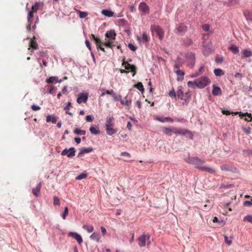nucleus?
I'll return each instance as SVG.
<instances>
[{
  "label": "nucleus",
  "instance_id": "obj_1",
  "mask_svg": "<svg viewBox=\"0 0 252 252\" xmlns=\"http://www.w3.org/2000/svg\"><path fill=\"white\" fill-rule=\"evenodd\" d=\"M186 161L189 164L194 165L195 168L201 170L202 171L207 172L209 173L213 174L216 172L215 170L207 166H203L205 161L200 159L197 157L189 158Z\"/></svg>",
  "mask_w": 252,
  "mask_h": 252
},
{
  "label": "nucleus",
  "instance_id": "obj_2",
  "mask_svg": "<svg viewBox=\"0 0 252 252\" xmlns=\"http://www.w3.org/2000/svg\"><path fill=\"white\" fill-rule=\"evenodd\" d=\"M196 87L203 89L211 83V80L207 76H202L196 80Z\"/></svg>",
  "mask_w": 252,
  "mask_h": 252
},
{
  "label": "nucleus",
  "instance_id": "obj_3",
  "mask_svg": "<svg viewBox=\"0 0 252 252\" xmlns=\"http://www.w3.org/2000/svg\"><path fill=\"white\" fill-rule=\"evenodd\" d=\"M150 235L148 234H143L141 236L139 237L137 239L138 245L140 247H144L146 246V241H147V245L149 246L151 245V241H149L150 238Z\"/></svg>",
  "mask_w": 252,
  "mask_h": 252
},
{
  "label": "nucleus",
  "instance_id": "obj_4",
  "mask_svg": "<svg viewBox=\"0 0 252 252\" xmlns=\"http://www.w3.org/2000/svg\"><path fill=\"white\" fill-rule=\"evenodd\" d=\"M175 134L176 135H188L191 140L193 139V135L192 132L188 129L179 128L175 127Z\"/></svg>",
  "mask_w": 252,
  "mask_h": 252
},
{
  "label": "nucleus",
  "instance_id": "obj_5",
  "mask_svg": "<svg viewBox=\"0 0 252 252\" xmlns=\"http://www.w3.org/2000/svg\"><path fill=\"white\" fill-rule=\"evenodd\" d=\"M151 30L152 32H155L156 33L160 40L163 39L164 32L159 26L152 25L151 26Z\"/></svg>",
  "mask_w": 252,
  "mask_h": 252
},
{
  "label": "nucleus",
  "instance_id": "obj_6",
  "mask_svg": "<svg viewBox=\"0 0 252 252\" xmlns=\"http://www.w3.org/2000/svg\"><path fill=\"white\" fill-rule=\"evenodd\" d=\"M186 61L188 63V65L192 68L195 63V56L193 53H188L185 55Z\"/></svg>",
  "mask_w": 252,
  "mask_h": 252
},
{
  "label": "nucleus",
  "instance_id": "obj_7",
  "mask_svg": "<svg viewBox=\"0 0 252 252\" xmlns=\"http://www.w3.org/2000/svg\"><path fill=\"white\" fill-rule=\"evenodd\" d=\"M76 150L74 147L69 149L65 148L61 153L62 156L66 155L69 158H72L75 155Z\"/></svg>",
  "mask_w": 252,
  "mask_h": 252
},
{
  "label": "nucleus",
  "instance_id": "obj_8",
  "mask_svg": "<svg viewBox=\"0 0 252 252\" xmlns=\"http://www.w3.org/2000/svg\"><path fill=\"white\" fill-rule=\"evenodd\" d=\"M176 33L180 34H184L188 30L187 26L183 23L176 25Z\"/></svg>",
  "mask_w": 252,
  "mask_h": 252
},
{
  "label": "nucleus",
  "instance_id": "obj_9",
  "mask_svg": "<svg viewBox=\"0 0 252 252\" xmlns=\"http://www.w3.org/2000/svg\"><path fill=\"white\" fill-rule=\"evenodd\" d=\"M220 169L222 170L230 171L232 173H237L238 170L236 167L232 165H229L226 164H222L220 166Z\"/></svg>",
  "mask_w": 252,
  "mask_h": 252
},
{
  "label": "nucleus",
  "instance_id": "obj_10",
  "mask_svg": "<svg viewBox=\"0 0 252 252\" xmlns=\"http://www.w3.org/2000/svg\"><path fill=\"white\" fill-rule=\"evenodd\" d=\"M125 64V69L127 70H130L133 74L132 76H134L136 73V67L134 65L130 64L127 62H125L123 63V65Z\"/></svg>",
  "mask_w": 252,
  "mask_h": 252
},
{
  "label": "nucleus",
  "instance_id": "obj_11",
  "mask_svg": "<svg viewBox=\"0 0 252 252\" xmlns=\"http://www.w3.org/2000/svg\"><path fill=\"white\" fill-rule=\"evenodd\" d=\"M88 93H81L79 94L77 98V102L79 104H81L82 102L86 103L88 98Z\"/></svg>",
  "mask_w": 252,
  "mask_h": 252
},
{
  "label": "nucleus",
  "instance_id": "obj_12",
  "mask_svg": "<svg viewBox=\"0 0 252 252\" xmlns=\"http://www.w3.org/2000/svg\"><path fill=\"white\" fill-rule=\"evenodd\" d=\"M139 9L142 11V14H145L149 13V7L144 2H141L139 5Z\"/></svg>",
  "mask_w": 252,
  "mask_h": 252
},
{
  "label": "nucleus",
  "instance_id": "obj_13",
  "mask_svg": "<svg viewBox=\"0 0 252 252\" xmlns=\"http://www.w3.org/2000/svg\"><path fill=\"white\" fill-rule=\"evenodd\" d=\"M68 236L73 237L79 244L83 242V239L81 236L76 232H69L68 234Z\"/></svg>",
  "mask_w": 252,
  "mask_h": 252
},
{
  "label": "nucleus",
  "instance_id": "obj_14",
  "mask_svg": "<svg viewBox=\"0 0 252 252\" xmlns=\"http://www.w3.org/2000/svg\"><path fill=\"white\" fill-rule=\"evenodd\" d=\"M175 127H162V131L164 134L167 135L168 136H171L172 134V133H175Z\"/></svg>",
  "mask_w": 252,
  "mask_h": 252
},
{
  "label": "nucleus",
  "instance_id": "obj_15",
  "mask_svg": "<svg viewBox=\"0 0 252 252\" xmlns=\"http://www.w3.org/2000/svg\"><path fill=\"white\" fill-rule=\"evenodd\" d=\"M114 125V118L113 117H107L105 123V129L112 127Z\"/></svg>",
  "mask_w": 252,
  "mask_h": 252
},
{
  "label": "nucleus",
  "instance_id": "obj_16",
  "mask_svg": "<svg viewBox=\"0 0 252 252\" xmlns=\"http://www.w3.org/2000/svg\"><path fill=\"white\" fill-rule=\"evenodd\" d=\"M116 33L114 30L107 31L105 33V37L109 40H115L116 39Z\"/></svg>",
  "mask_w": 252,
  "mask_h": 252
},
{
  "label": "nucleus",
  "instance_id": "obj_17",
  "mask_svg": "<svg viewBox=\"0 0 252 252\" xmlns=\"http://www.w3.org/2000/svg\"><path fill=\"white\" fill-rule=\"evenodd\" d=\"M212 94L214 96L221 95L222 94V92H221V89L219 87L215 85H213Z\"/></svg>",
  "mask_w": 252,
  "mask_h": 252
},
{
  "label": "nucleus",
  "instance_id": "obj_18",
  "mask_svg": "<svg viewBox=\"0 0 252 252\" xmlns=\"http://www.w3.org/2000/svg\"><path fill=\"white\" fill-rule=\"evenodd\" d=\"M41 186H42V184L40 182L37 185V186L35 188H33L32 189V193L33 194V195L34 196H35L36 197L39 196V195L40 194V189L41 188Z\"/></svg>",
  "mask_w": 252,
  "mask_h": 252
},
{
  "label": "nucleus",
  "instance_id": "obj_19",
  "mask_svg": "<svg viewBox=\"0 0 252 252\" xmlns=\"http://www.w3.org/2000/svg\"><path fill=\"white\" fill-rule=\"evenodd\" d=\"M242 57L243 58H249L252 56V52L249 49H245L241 51Z\"/></svg>",
  "mask_w": 252,
  "mask_h": 252
},
{
  "label": "nucleus",
  "instance_id": "obj_20",
  "mask_svg": "<svg viewBox=\"0 0 252 252\" xmlns=\"http://www.w3.org/2000/svg\"><path fill=\"white\" fill-rule=\"evenodd\" d=\"M58 118L54 115H48L46 116V122L49 123L52 122V124H56Z\"/></svg>",
  "mask_w": 252,
  "mask_h": 252
},
{
  "label": "nucleus",
  "instance_id": "obj_21",
  "mask_svg": "<svg viewBox=\"0 0 252 252\" xmlns=\"http://www.w3.org/2000/svg\"><path fill=\"white\" fill-rule=\"evenodd\" d=\"M127 97H128V96L127 95L125 97V101L124 99H122V96L121 95H119L120 101L122 104L125 105L126 106H130L131 105V100H128L127 99Z\"/></svg>",
  "mask_w": 252,
  "mask_h": 252
},
{
  "label": "nucleus",
  "instance_id": "obj_22",
  "mask_svg": "<svg viewBox=\"0 0 252 252\" xmlns=\"http://www.w3.org/2000/svg\"><path fill=\"white\" fill-rule=\"evenodd\" d=\"M94 149L92 147L84 148L81 150L78 155V157H79L81 155L84 153H88L93 151Z\"/></svg>",
  "mask_w": 252,
  "mask_h": 252
},
{
  "label": "nucleus",
  "instance_id": "obj_23",
  "mask_svg": "<svg viewBox=\"0 0 252 252\" xmlns=\"http://www.w3.org/2000/svg\"><path fill=\"white\" fill-rule=\"evenodd\" d=\"M156 120L161 123H164L165 121H169L171 123H173L174 121L173 119L169 117L164 118L158 117H157Z\"/></svg>",
  "mask_w": 252,
  "mask_h": 252
},
{
  "label": "nucleus",
  "instance_id": "obj_24",
  "mask_svg": "<svg viewBox=\"0 0 252 252\" xmlns=\"http://www.w3.org/2000/svg\"><path fill=\"white\" fill-rule=\"evenodd\" d=\"M46 81L48 83H51L54 81H55L56 82L61 83L62 82V80L61 79L59 80L58 77L57 76H52L48 78H47Z\"/></svg>",
  "mask_w": 252,
  "mask_h": 252
},
{
  "label": "nucleus",
  "instance_id": "obj_25",
  "mask_svg": "<svg viewBox=\"0 0 252 252\" xmlns=\"http://www.w3.org/2000/svg\"><path fill=\"white\" fill-rule=\"evenodd\" d=\"M178 99H184V92L182 91V87L179 86L178 88V90L176 93Z\"/></svg>",
  "mask_w": 252,
  "mask_h": 252
},
{
  "label": "nucleus",
  "instance_id": "obj_26",
  "mask_svg": "<svg viewBox=\"0 0 252 252\" xmlns=\"http://www.w3.org/2000/svg\"><path fill=\"white\" fill-rule=\"evenodd\" d=\"M30 46L33 49H37L38 48V44L35 41V38L34 36L31 39L30 42Z\"/></svg>",
  "mask_w": 252,
  "mask_h": 252
},
{
  "label": "nucleus",
  "instance_id": "obj_27",
  "mask_svg": "<svg viewBox=\"0 0 252 252\" xmlns=\"http://www.w3.org/2000/svg\"><path fill=\"white\" fill-rule=\"evenodd\" d=\"M89 130L90 131L92 134L94 135L98 134L100 133V132L98 127H97L96 126H91L89 128Z\"/></svg>",
  "mask_w": 252,
  "mask_h": 252
},
{
  "label": "nucleus",
  "instance_id": "obj_28",
  "mask_svg": "<svg viewBox=\"0 0 252 252\" xmlns=\"http://www.w3.org/2000/svg\"><path fill=\"white\" fill-rule=\"evenodd\" d=\"M234 54H237L239 52V48L235 45L232 44L228 48Z\"/></svg>",
  "mask_w": 252,
  "mask_h": 252
},
{
  "label": "nucleus",
  "instance_id": "obj_29",
  "mask_svg": "<svg viewBox=\"0 0 252 252\" xmlns=\"http://www.w3.org/2000/svg\"><path fill=\"white\" fill-rule=\"evenodd\" d=\"M102 14L103 15L107 17H111L113 16L114 14V12L108 9H103L102 10L101 12Z\"/></svg>",
  "mask_w": 252,
  "mask_h": 252
},
{
  "label": "nucleus",
  "instance_id": "obj_30",
  "mask_svg": "<svg viewBox=\"0 0 252 252\" xmlns=\"http://www.w3.org/2000/svg\"><path fill=\"white\" fill-rule=\"evenodd\" d=\"M90 238L92 240H95L97 242H99L100 237L98 233L94 232L91 235Z\"/></svg>",
  "mask_w": 252,
  "mask_h": 252
},
{
  "label": "nucleus",
  "instance_id": "obj_31",
  "mask_svg": "<svg viewBox=\"0 0 252 252\" xmlns=\"http://www.w3.org/2000/svg\"><path fill=\"white\" fill-rule=\"evenodd\" d=\"M107 134L108 135L111 136L117 132V129L113 128L112 127L106 128V129Z\"/></svg>",
  "mask_w": 252,
  "mask_h": 252
},
{
  "label": "nucleus",
  "instance_id": "obj_32",
  "mask_svg": "<svg viewBox=\"0 0 252 252\" xmlns=\"http://www.w3.org/2000/svg\"><path fill=\"white\" fill-rule=\"evenodd\" d=\"M176 73L178 76H181V77H178V81H182L184 79V76L185 75V72L184 71L178 69L176 71Z\"/></svg>",
  "mask_w": 252,
  "mask_h": 252
},
{
  "label": "nucleus",
  "instance_id": "obj_33",
  "mask_svg": "<svg viewBox=\"0 0 252 252\" xmlns=\"http://www.w3.org/2000/svg\"><path fill=\"white\" fill-rule=\"evenodd\" d=\"M76 11L81 19L84 18L88 15V13L86 12L81 11L79 10H76Z\"/></svg>",
  "mask_w": 252,
  "mask_h": 252
},
{
  "label": "nucleus",
  "instance_id": "obj_34",
  "mask_svg": "<svg viewBox=\"0 0 252 252\" xmlns=\"http://www.w3.org/2000/svg\"><path fill=\"white\" fill-rule=\"evenodd\" d=\"M69 107H71V103L68 102L67 105L64 108V110H65L66 114H67L69 116L72 117L73 114L69 111Z\"/></svg>",
  "mask_w": 252,
  "mask_h": 252
},
{
  "label": "nucleus",
  "instance_id": "obj_35",
  "mask_svg": "<svg viewBox=\"0 0 252 252\" xmlns=\"http://www.w3.org/2000/svg\"><path fill=\"white\" fill-rule=\"evenodd\" d=\"M214 72L216 76H221L224 75L223 71L220 68L215 69L214 70Z\"/></svg>",
  "mask_w": 252,
  "mask_h": 252
},
{
  "label": "nucleus",
  "instance_id": "obj_36",
  "mask_svg": "<svg viewBox=\"0 0 252 252\" xmlns=\"http://www.w3.org/2000/svg\"><path fill=\"white\" fill-rule=\"evenodd\" d=\"M82 228L87 230L89 233L92 232L94 231V227L93 225H89L85 224Z\"/></svg>",
  "mask_w": 252,
  "mask_h": 252
},
{
  "label": "nucleus",
  "instance_id": "obj_37",
  "mask_svg": "<svg viewBox=\"0 0 252 252\" xmlns=\"http://www.w3.org/2000/svg\"><path fill=\"white\" fill-rule=\"evenodd\" d=\"M73 132L75 134L84 135L86 133V130H81L78 128H76L74 130Z\"/></svg>",
  "mask_w": 252,
  "mask_h": 252
},
{
  "label": "nucleus",
  "instance_id": "obj_38",
  "mask_svg": "<svg viewBox=\"0 0 252 252\" xmlns=\"http://www.w3.org/2000/svg\"><path fill=\"white\" fill-rule=\"evenodd\" d=\"M134 87L139 90L141 93L144 91V88L141 82H138L137 84L134 85Z\"/></svg>",
  "mask_w": 252,
  "mask_h": 252
},
{
  "label": "nucleus",
  "instance_id": "obj_39",
  "mask_svg": "<svg viewBox=\"0 0 252 252\" xmlns=\"http://www.w3.org/2000/svg\"><path fill=\"white\" fill-rule=\"evenodd\" d=\"M40 5V3L39 2H36L32 6V11L34 12V13L36 12L38 10L39 6Z\"/></svg>",
  "mask_w": 252,
  "mask_h": 252
},
{
  "label": "nucleus",
  "instance_id": "obj_40",
  "mask_svg": "<svg viewBox=\"0 0 252 252\" xmlns=\"http://www.w3.org/2000/svg\"><path fill=\"white\" fill-rule=\"evenodd\" d=\"M90 39L94 40L95 44H98L101 42V40L93 34H91L90 35Z\"/></svg>",
  "mask_w": 252,
  "mask_h": 252
},
{
  "label": "nucleus",
  "instance_id": "obj_41",
  "mask_svg": "<svg viewBox=\"0 0 252 252\" xmlns=\"http://www.w3.org/2000/svg\"><path fill=\"white\" fill-rule=\"evenodd\" d=\"M87 177V174L85 173H82L79 175L78 176L76 177V180H81L84 179L86 178Z\"/></svg>",
  "mask_w": 252,
  "mask_h": 252
},
{
  "label": "nucleus",
  "instance_id": "obj_42",
  "mask_svg": "<svg viewBox=\"0 0 252 252\" xmlns=\"http://www.w3.org/2000/svg\"><path fill=\"white\" fill-rule=\"evenodd\" d=\"M224 61V57L221 56H217L215 58V62L217 63H221Z\"/></svg>",
  "mask_w": 252,
  "mask_h": 252
},
{
  "label": "nucleus",
  "instance_id": "obj_43",
  "mask_svg": "<svg viewBox=\"0 0 252 252\" xmlns=\"http://www.w3.org/2000/svg\"><path fill=\"white\" fill-rule=\"evenodd\" d=\"M104 45L106 47L108 48H112L113 46H115L113 41H108L104 43Z\"/></svg>",
  "mask_w": 252,
  "mask_h": 252
},
{
  "label": "nucleus",
  "instance_id": "obj_44",
  "mask_svg": "<svg viewBox=\"0 0 252 252\" xmlns=\"http://www.w3.org/2000/svg\"><path fill=\"white\" fill-rule=\"evenodd\" d=\"M97 50H101L103 52H105V49L103 48L104 43L101 41V42L98 44H96Z\"/></svg>",
  "mask_w": 252,
  "mask_h": 252
},
{
  "label": "nucleus",
  "instance_id": "obj_45",
  "mask_svg": "<svg viewBox=\"0 0 252 252\" xmlns=\"http://www.w3.org/2000/svg\"><path fill=\"white\" fill-rule=\"evenodd\" d=\"M142 41L143 42H148L149 41V38L146 32H144L142 34Z\"/></svg>",
  "mask_w": 252,
  "mask_h": 252
},
{
  "label": "nucleus",
  "instance_id": "obj_46",
  "mask_svg": "<svg viewBox=\"0 0 252 252\" xmlns=\"http://www.w3.org/2000/svg\"><path fill=\"white\" fill-rule=\"evenodd\" d=\"M85 44H86V46L89 49V50L91 51L92 56L94 58V55L93 53L92 52V48H91V44H90L89 41L88 40L86 39L85 40Z\"/></svg>",
  "mask_w": 252,
  "mask_h": 252
},
{
  "label": "nucleus",
  "instance_id": "obj_47",
  "mask_svg": "<svg viewBox=\"0 0 252 252\" xmlns=\"http://www.w3.org/2000/svg\"><path fill=\"white\" fill-rule=\"evenodd\" d=\"M53 198H54V202H53L54 205H55V206L60 205V200L59 198L57 196H54Z\"/></svg>",
  "mask_w": 252,
  "mask_h": 252
},
{
  "label": "nucleus",
  "instance_id": "obj_48",
  "mask_svg": "<svg viewBox=\"0 0 252 252\" xmlns=\"http://www.w3.org/2000/svg\"><path fill=\"white\" fill-rule=\"evenodd\" d=\"M68 207H65L64 208V212L63 213V214H62V218L63 219V220H65L66 219V216L68 215Z\"/></svg>",
  "mask_w": 252,
  "mask_h": 252
},
{
  "label": "nucleus",
  "instance_id": "obj_49",
  "mask_svg": "<svg viewBox=\"0 0 252 252\" xmlns=\"http://www.w3.org/2000/svg\"><path fill=\"white\" fill-rule=\"evenodd\" d=\"M242 129L243 132L247 135L250 134L251 132L250 127L245 128V127L243 126L242 127Z\"/></svg>",
  "mask_w": 252,
  "mask_h": 252
},
{
  "label": "nucleus",
  "instance_id": "obj_50",
  "mask_svg": "<svg viewBox=\"0 0 252 252\" xmlns=\"http://www.w3.org/2000/svg\"><path fill=\"white\" fill-rule=\"evenodd\" d=\"M168 94L171 97L176 98V93L173 89L169 92Z\"/></svg>",
  "mask_w": 252,
  "mask_h": 252
},
{
  "label": "nucleus",
  "instance_id": "obj_51",
  "mask_svg": "<svg viewBox=\"0 0 252 252\" xmlns=\"http://www.w3.org/2000/svg\"><path fill=\"white\" fill-rule=\"evenodd\" d=\"M233 187H234V185L233 184L222 185L220 187V188L221 189H224L231 188H233Z\"/></svg>",
  "mask_w": 252,
  "mask_h": 252
},
{
  "label": "nucleus",
  "instance_id": "obj_52",
  "mask_svg": "<svg viewBox=\"0 0 252 252\" xmlns=\"http://www.w3.org/2000/svg\"><path fill=\"white\" fill-rule=\"evenodd\" d=\"M128 47L132 51H135L137 48L136 46H134L133 44L130 43H128Z\"/></svg>",
  "mask_w": 252,
  "mask_h": 252
},
{
  "label": "nucleus",
  "instance_id": "obj_53",
  "mask_svg": "<svg viewBox=\"0 0 252 252\" xmlns=\"http://www.w3.org/2000/svg\"><path fill=\"white\" fill-rule=\"evenodd\" d=\"M188 86L189 87H191V86H193V88H195V87H196V80L194 81H189L188 82Z\"/></svg>",
  "mask_w": 252,
  "mask_h": 252
},
{
  "label": "nucleus",
  "instance_id": "obj_54",
  "mask_svg": "<svg viewBox=\"0 0 252 252\" xmlns=\"http://www.w3.org/2000/svg\"><path fill=\"white\" fill-rule=\"evenodd\" d=\"M202 28L204 31L207 32L209 30L210 26L207 24H203L202 26Z\"/></svg>",
  "mask_w": 252,
  "mask_h": 252
},
{
  "label": "nucleus",
  "instance_id": "obj_55",
  "mask_svg": "<svg viewBox=\"0 0 252 252\" xmlns=\"http://www.w3.org/2000/svg\"><path fill=\"white\" fill-rule=\"evenodd\" d=\"M244 220L252 223V216L248 215L244 218Z\"/></svg>",
  "mask_w": 252,
  "mask_h": 252
},
{
  "label": "nucleus",
  "instance_id": "obj_56",
  "mask_svg": "<svg viewBox=\"0 0 252 252\" xmlns=\"http://www.w3.org/2000/svg\"><path fill=\"white\" fill-rule=\"evenodd\" d=\"M94 120V117L92 116V115H87L86 117V121L87 122H91L93 121Z\"/></svg>",
  "mask_w": 252,
  "mask_h": 252
},
{
  "label": "nucleus",
  "instance_id": "obj_57",
  "mask_svg": "<svg viewBox=\"0 0 252 252\" xmlns=\"http://www.w3.org/2000/svg\"><path fill=\"white\" fill-rule=\"evenodd\" d=\"M31 108L32 109V110L35 111H38L40 109V107L39 106L35 105L34 104L32 105Z\"/></svg>",
  "mask_w": 252,
  "mask_h": 252
},
{
  "label": "nucleus",
  "instance_id": "obj_58",
  "mask_svg": "<svg viewBox=\"0 0 252 252\" xmlns=\"http://www.w3.org/2000/svg\"><path fill=\"white\" fill-rule=\"evenodd\" d=\"M235 115H237V114H239V116L241 117V118H243V117L244 116H246V115L247 114V112H246L245 113H243L242 112H236L235 113H234Z\"/></svg>",
  "mask_w": 252,
  "mask_h": 252
},
{
  "label": "nucleus",
  "instance_id": "obj_59",
  "mask_svg": "<svg viewBox=\"0 0 252 252\" xmlns=\"http://www.w3.org/2000/svg\"><path fill=\"white\" fill-rule=\"evenodd\" d=\"M34 13V12L32 10L29 11V12L28 13L27 19H29V20L32 19V18L33 17V13Z\"/></svg>",
  "mask_w": 252,
  "mask_h": 252
},
{
  "label": "nucleus",
  "instance_id": "obj_60",
  "mask_svg": "<svg viewBox=\"0 0 252 252\" xmlns=\"http://www.w3.org/2000/svg\"><path fill=\"white\" fill-rule=\"evenodd\" d=\"M252 205V202L251 201L246 200L244 202V206H251Z\"/></svg>",
  "mask_w": 252,
  "mask_h": 252
},
{
  "label": "nucleus",
  "instance_id": "obj_61",
  "mask_svg": "<svg viewBox=\"0 0 252 252\" xmlns=\"http://www.w3.org/2000/svg\"><path fill=\"white\" fill-rule=\"evenodd\" d=\"M224 238L225 242L227 243L228 245H230L232 244V241L229 240L227 236H224Z\"/></svg>",
  "mask_w": 252,
  "mask_h": 252
},
{
  "label": "nucleus",
  "instance_id": "obj_62",
  "mask_svg": "<svg viewBox=\"0 0 252 252\" xmlns=\"http://www.w3.org/2000/svg\"><path fill=\"white\" fill-rule=\"evenodd\" d=\"M222 113L223 114L226 115H230V114L234 113L233 112H230V111L227 110H223L222 111Z\"/></svg>",
  "mask_w": 252,
  "mask_h": 252
},
{
  "label": "nucleus",
  "instance_id": "obj_63",
  "mask_svg": "<svg viewBox=\"0 0 252 252\" xmlns=\"http://www.w3.org/2000/svg\"><path fill=\"white\" fill-rule=\"evenodd\" d=\"M112 96L113 98V99L114 101H117L118 100H120L119 95L118 96L114 92L113 94H112Z\"/></svg>",
  "mask_w": 252,
  "mask_h": 252
},
{
  "label": "nucleus",
  "instance_id": "obj_64",
  "mask_svg": "<svg viewBox=\"0 0 252 252\" xmlns=\"http://www.w3.org/2000/svg\"><path fill=\"white\" fill-rule=\"evenodd\" d=\"M100 229H101V231L102 235L104 236L107 233L106 229L103 226H101Z\"/></svg>",
  "mask_w": 252,
  "mask_h": 252
}]
</instances>
